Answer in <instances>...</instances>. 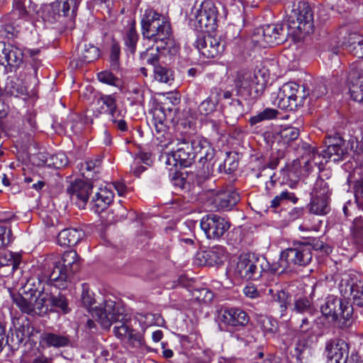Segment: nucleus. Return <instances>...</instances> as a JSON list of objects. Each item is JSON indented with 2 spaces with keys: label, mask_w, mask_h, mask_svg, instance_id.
Instances as JSON below:
<instances>
[{
  "label": "nucleus",
  "mask_w": 363,
  "mask_h": 363,
  "mask_svg": "<svg viewBox=\"0 0 363 363\" xmlns=\"http://www.w3.org/2000/svg\"><path fill=\"white\" fill-rule=\"evenodd\" d=\"M179 146L172 153L173 160L181 166L189 167L199 158L203 165L211 162L215 155V151L210 143L203 137L199 135H189L178 139Z\"/></svg>",
  "instance_id": "f257e3e1"
},
{
  "label": "nucleus",
  "mask_w": 363,
  "mask_h": 363,
  "mask_svg": "<svg viewBox=\"0 0 363 363\" xmlns=\"http://www.w3.org/2000/svg\"><path fill=\"white\" fill-rule=\"evenodd\" d=\"M141 26L143 37L154 40L157 50H167V53L171 55L177 53L179 46L171 38V26L164 16L155 11L146 12L141 21Z\"/></svg>",
  "instance_id": "f03ea898"
},
{
  "label": "nucleus",
  "mask_w": 363,
  "mask_h": 363,
  "mask_svg": "<svg viewBox=\"0 0 363 363\" xmlns=\"http://www.w3.org/2000/svg\"><path fill=\"white\" fill-rule=\"evenodd\" d=\"M80 265L81 259L75 250L65 252L61 259L55 262L49 275V281L55 288H67L73 274L79 270Z\"/></svg>",
  "instance_id": "7ed1b4c3"
},
{
  "label": "nucleus",
  "mask_w": 363,
  "mask_h": 363,
  "mask_svg": "<svg viewBox=\"0 0 363 363\" xmlns=\"http://www.w3.org/2000/svg\"><path fill=\"white\" fill-rule=\"evenodd\" d=\"M311 246L308 243H300L294 247L284 250L271 269L278 274L291 272L294 266H306L312 260Z\"/></svg>",
  "instance_id": "20e7f679"
},
{
  "label": "nucleus",
  "mask_w": 363,
  "mask_h": 363,
  "mask_svg": "<svg viewBox=\"0 0 363 363\" xmlns=\"http://www.w3.org/2000/svg\"><path fill=\"white\" fill-rule=\"evenodd\" d=\"M313 13L306 1L294 5L288 15L286 30L288 35L299 38L301 33L308 34L313 30Z\"/></svg>",
  "instance_id": "39448f33"
},
{
  "label": "nucleus",
  "mask_w": 363,
  "mask_h": 363,
  "mask_svg": "<svg viewBox=\"0 0 363 363\" xmlns=\"http://www.w3.org/2000/svg\"><path fill=\"white\" fill-rule=\"evenodd\" d=\"M265 84L260 70L257 72L240 71L234 79L235 95L245 99H257L263 94Z\"/></svg>",
  "instance_id": "423d86ee"
},
{
  "label": "nucleus",
  "mask_w": 363,
  "mask_h": 363,
  "mask_svg": "<svg viewBox=\"0 0 363 363\" xmlns=\"http://www.w3.org/2000/svg\"><path fill=\"white\" fill-rule=\"evenodd\" d=\"M327 147L322 150L323 158L330 161L339 162L345 160L349 152L353 150L357 155L363 153V142L350 139L346 142L339 135H329L325 140Z\"/></svg>",
  "instance_id": "0eeeda50"
},
{
  "label": "nucleus",
  "mask_w": 363,
  "mask_h": 363,
  "mask_svg": "<svg viewBox=\"0 0 363 363\" xmlns=\"http://www.w3.org/2000/svg\"><path fill=\"white\" fill-rule=\"evenodd\" d=\"M287 39L285 27L282 24H268L254 30L252 42L255 46L266 48L283 43Z\"/></svg>",
  "instance_id": "6e6552de"
},
{
  "label": "nucleus",
  "mask_w": 363,
  "mask_h": 363,
  "mask_svg": "<svg viewBox=\"0 0 363 363\" xmlns=\"http://www.w3.org/2000/svg\"><path fill=\"white\" fill-rule=\"evenodd\" d=\"M193 15L191 21L198 31L210 33L216 29L218 10L211 1H203Z\"/></svg>",
  "instance_id": "1a4fd4ad"
},
{
  "label": "nucleus",
  "mask_w": 363,
  "mask_h": 363,
  "mask_svg": "<svg viewBox=\"0 0 363 363\" xmlns=\"http://www.w3.org/2000/svg\"><path fill=\"white\" fill-rule=\"evenodd\" d=\"M91 315L104 328H109L115 321L125 320L123 308L111 300H106L99 306L92 308Z\"/></svg>",
  "instance_id": "9d476101"
},
{
  "label": "nucleus",
  "mask_w": 363,
  "mask_h": 363,
  "mask_svg": "<svg viewBox=\"0 0 363 363\" xmlns=\"http://www.w3.org/2000/svg\"><path fill=\"white\" fill-rule=\"evenodd\" d=\"M262 259L253 255H240L235 269V274L245 280L258 279L264 270Z\"/></svg>",
  "instance_id": "9b49d317"
},
{
  "label": "nucleus",
  "mask_w": 363,
  "mask_h": 363,
  "mask_svg": "<svg viewBox=\"0 0 363 363\" xmlns=\"http://www.w3.org/2000/svg\"><path fill=\"white\" fill-rule=\"evenodd\" d=\"M250 318L247 313L239 308H225L218 314V322L221 330L231 331L234 328L246 325Z\"/></svg>",
  "instance_id": "f8f14e48"
},
{
  "label": "nucleus",
  "mask_w": 363,
  "mask_h": 363,
  "mask_svg": "<svg viewBox=\"0 0 363 363\" xmlns=\"http://www.w3.org/2000/svg\"><path fill=\"white\" fill-rule=\"evenodd\" d=\"M320 309L325 316L331 317L333 320H349L353 312L352 306L347 301L333 295L327 297Z\"/></svg>",
  "instance_id": "ddd939ff"
},
{
  "label": "nucleus",
  "mask_w": 363,
  "mask_h": 363,
  "mask_svg": "<svg viewBox=\"0 0 363 363\" xmlns=\"http://www.w3.org/2000/svg\"><path fill=\"white\" fill-rule=\"evenodd\" d=\"M200 226L207 238L218 240L228 230L230 224L225 218L216 214L210 213L202 218Z\"/></svg>",
  "instance_id": "4468645a"
},
{
  "label": "nucleus",
  "mask_w": 363,
  "mask_h": 363,
  "mask_svg": "<svg viewBox=\"0 0 363 363\" xmlns=\"http://www.w3.org/2000/svg\"><path fill=\"white\" fill-rule=\"evenodd\" d=\"M300 86L294 82L284 84L278 93L279 106L292 110L301 103L304 96L299 91Z\"/></svg>",
  "instance_id": "2eb2a0df"
},
{
  "label": "nucleus",
  "mask_w": 363,
  "mask_h": 363,
  "mask_svg": "<svg viewBox=\"0 0 363 363\" xmlns=\"http://www.w3.org/2000/svg\"><path fill=\"white\" fill-rule=\"evenodd\" d=\"M196 46L200 53L206 58H216L224 51V44L220 38H216L209 33L196 40Z\"/></svg>",
  "instance_id": "dca6fc26"
},
{
  "label": "nucleus",
  "mask_w": 363,
  "mask_h": 363,
  "mask_svg": "<svg viewBox=\"0 0 363 363\" xmlns=\"http://www.w3.org/2000/svg\"><path fill=\"white\" fill-rule=\"evenodd\" d=\"M349 350V345L340 338H332L325 345L326 355L331 363H347Z\"/></svg>",
  "instance_id": "f3484780"
},
{
  "label": "nucleus",
  "mask_w": 363,
  "mask_h": 363,
  "mask_svg": "<svg viewBox=\"0 0 363 363\" xmlns=\"http://www.w3.org/2000/svg\"><path fill=\"white\" fill-rule=\"evenodd\" d=\"M363 64H352L348 75L349 91L351 98L359 103H363Z\"/></svg>",
  "instance_id": "a211bd4d"
},
{
  "label": "nucleus",
  "mask_w": 363,
  "mask_h": 363,
  "mask_svg": "<svg viewBox=\"0 0 363 363\" xmlns=\"http://www.w3.org/2000/svg\"><path fill=\"white\" fill-rule=\"evenodd\" d=\"M92 191V185L82 179L75 180L67 189V194L72 201L80 208H84L87 203L90 194Z\"/></svg>",
  "instance_id": "6ab92c4d"
},
{
  "label": "nucleus",
  "mask_w": 363,
  "mask_h": 363,
  "mask_svg": "<svg viewBox=\"0 0 363 363\" xmlns=\"http://www.w3.org/2000/svg\"><path fill=\"white\" fill-rule=\"evenodd\" d=\"M240 201L239 194L233 189L216 192L213 196V203L218 210L228 211Z\"/></svg>",
  "instance_id": "aec40b11"
},
{
  "label": "nucleus",
  "mask_w": 363,
  "mask_h": 363,
  "mask_svg": "<svg viewBox=\"0 0 363 363\" xmlns=\"http://www.w3.org/2000/svg\"><path fill=\"white\" fill-rule=\"evenodd\" d=\"M39 341L43 347L60 348L69 347L71 345L70 336L66 333L43 332L40 335Z\"/></svg>",
  "instance_id": "412c9836"
},
{
  "label": "nucleus",
  "mask_w": 363,
  "mask_h": 363,
  "mask_svg": "<svg viewBox=\"0 0 363 363\" xmlns=\"http://www.w3.org/2000/svg\"><path fill=\"white\" fill-rule=\"evenodd\" d=\"M21 258L11 252H0V275L7 277L18 267Z\"/></svg>",
  "instance_id": "4be33fe9"
},
{
  "label": "nucleus",
  "mask_w": 363,
  "mask_h": 363,
  "mask_svg": "<svg viewBox=\"0 0 363 363\" xmlns=\"http://www.w3.org/2000/svg\"><path fill=\"white\" fill-rule=\"evenodd\" d=\"M116 325L113 328L115 335L120 339L127 340L131 344L140 343V335L130 328L126 317L123 320L115 321Z\"/></svg>",
  "instance_id": "5701e85b"
},
{
  "label": "nucleus",
  "mask_w": 363,
  "mask_h": 363,
  "mask_svg": "<svg viewBox=\"0 0 363 363\" xmlns=\"http://www.w3.org/2000/svg\"><path fill=\"white\" fill-rule=\"evenodd\" d=\"M346 286L349 287L353 298V303L360 307H363V282L359 276L354 274L347 275V279H342Z\"/></svg>",
  "instance_id": "b1692460"
},
{
  "label": "nucleus",
  "mask_w": 363,
  "mask_h": 363,
  "mask_svg": "<svg viewBox=\"0 0 363 363\" xmlns=\"http://www.w3.org/2000/svg\"><path fill=\"white\" fill-rule=\"evenodd\" d=\"M84 233L81 229L66 228L60 231L57 237V242L61 246H73L79 242Z\"/></svg>",
  "instance_id": "393cba45"
},
{
  "label": "nucleus",
  "mask_w": 363,
  "mask_h": 363,
  "mask_svg": "<svg viewBox=\"0 0 363 363\" xmlns=\"http://www.w3.org/2000/svg\"><path fill=\"white\" fill-rule=\"evenodd\" d=\"M113 199V193L111 189L106 186L101 188L99 191L95 194L91 203L93 205L92 208L97 213L105 210L108 206L112 202Z\"/></svg>",
  "instance_id": "a878e982"
},
{
  "label": "nucleus",
  "mask_w": 363,
  "mask_h": 363,
  "mask_svg": "<svg viewBox=\"0 0 363 363\" xmlns=\"http://www.w3.org/2000/svg\"><path fill=\"white\" fill-rule=\"evenodd\" d=\"M38 11V5L31 0H13V12L19 17L27 18Z\"/></svg>",
  "instance_id": "bb28decb"
},
{
  "label": "nucleus",
  "mask_w": 363,
  "mask_h": 363,
  "mask_svg": "<svg viewBox=\"0 0 363 363\" xmlns=\"http://www.w3.org/2000/svg\"><path fill=\"white\" fill-rule=\"evenodd\" d=\"M117 105L115 97L112 95H102L96 103V111L99 114H109L114 118Z\"/></svg>",
  "instance_id": "cd10ccee"
},
{
  "label": "nucleus",
  "mask_w": 363,
  "mask_h": 363,
  "mask_svg": "<svg viewBox=\"0 0 363 363\" xmlns=\"http://www.w3.org/2000/svg\"><path fill=\"white\" fill-rule=\"evenodd\" d=\"M202 258L205 264L208 266H216L223 263L226 258L225 251L223 247L216 246L203 252Z\"/></svg>",
  "instance_id": "c85d7f7f"
},
{
  "label": "nucleus",
  "mask_w": 363,
  "mask_h": 363,
  "mask_svg": "<svg viewBox=\"0 0 363 363\" xmlns=\"http://www.w3.org/2000/svg\"><path fill=\"white\" fill-rule=\"evenodd\" d=\"M330 199H322L311 196L308 211L311 213L318 216H325L330 213Z\"/></svg>",
  "instance_id": "c756f323"
},
{
  "label": "nucleus",
  "mask_w": 363,
  "mask_h": 363,
  "mask_svg": "<svg viewBox=\"0 0 363 363\" xmlns=\"http://www.w3.org/2000/svg\"><path fill=\"white\" fill-rule=\"evenodd\" d=\"M7 55L4 60V65L11 67L10 71L16 69L23 63V54L17 47L7 44Z\"/></svg>",
  "instance_id": "7c9ffc66"
},
{
  "label": "nucleus",
  "mask_w": 363,
  "mask_h": 363,
  "mask_svg": "<svg viewBox=\"0 0 363 363\" xmlns=\"http://www.w3.org/2000/svg\"><path fill=\"white\" fill-rule=\"evenodd\" d=\"M4 90L7 94L14 96L25 94L27 92V88L23 84L22 80L16 77H8Z\"/></svg>",
  "instance_id": "2f4dec72"
},
{
  "label": "nucleus",
  "mask_w": 363,
  "mask_h": 363,
  "mask_svg": "<svg viewBox=\"0 0 363 363\" xmlns=\"http://www.w3.org/2000/svg\"><path fill=\"white\" fill-rule=\"evenodd\" d=\"M350 236L352 242L363 247V216H360L354 219L350 226Z\"/></svg>",
  "instance_id": "473e14b6"
},
{
  "label": "nucleus",
  "mask_w": 363,
  "mask_h": 363,
  "mask_svg": "<svg viewBox=\"0 0 363 363\" xmlns=\"http://www.w3.org/2000/svg\"><path fill=\"white\" fill-rule=\"evenodd\" d=\"M294 311L298 314H306L312 318L315 309L306 297H299L295 300L294 303Z\"/></svg>",
  "instance_id": "72a5a7b5"
},
{
  "label": "nucleus",
  "mask_w": 363,
  "mask_h": 363,
  "mask_svg": "<svg viewBox=\"0 0 363 363\" xmlns=\"http://www.w3.org/2000/svg\"><path fill=\"white\" fill-rule=\"evenodd\" d=\"M138 38L139 36L135 30V22H133L123 35L124 44L128 52L132 54L135 53Z\"/></svg>",
  "instance_id": "f704fd0d"
},
{
  "label": "nucleus",
  "mask_w": 363,
  "mask_h": 363,
  "mask_svg": "<svg viewBox=\"0 0 363 363\" xmlns=\"http://www.w3.org/2000/svg\"><path fill=\"white\" fill-rule=\"evenodd\" d=\"M80 59L83 62L90 63L100 56V50L91 44H84L79 50Z\"/></svg>",
  "instance_id": "c9c22d12"
},
{
  "label": "nucleus",
  "mask_w": 363,
  "mask_h": 363,
  "mask_svg": "<svg viewBox=\"0 0 363 363\" xmlns=\"http://www.w3.org/2000/svg\"><path fill=\"white\" fill-rule=\"evenodd\" d=\"M82 0H63L59 2V11L62 13V16L75 18L78 6Z\"/></svg>",
  "instance_id": "e433bc0d"
},
{
  "label": "nucleus",
  "mask_w": 363,
  "mask_h": 363,
  "mask_svg": "<svg viewBox=\"0 0 363 363\" xmlns=\"http://www.w3.org/2000/svg\"><path fill=\"white\" fill-rule=\"evenodd\" d=\"M225 113L227 118L233 120H238L243 115L244 106L239 99H233L225 108Z\"/></svg>",
  "instance_id": "4c0bfd02"
},
{
  "label": "nucleus",
  "mask_w": 363,
  "mask_h": 363,
  "mask_svg": "<svg viewBox=\"0 0 363 363\" xmlns=\"http://www.w3.org/2000/svg\"><path fill=\"white\" fill-rule=\"evenodd\" d=\"M331 190L329 184L324 179L319 178L316 180L311 193L312 196L330 199Z\"/></svg>",
  "instance_id": "58836bf2"
},
{
  "label": "nucleus",
  "mask_w": 363,
  "mask_h": 363,
  "mask_svg": "<svg viewBox=\"0 0 363 363\" xmlns=\"http://www.w3.org/2000/svg\"><path fill=\"white\" fill-rule=\"evenodd\" d=\"M321 157H323L322 152H319L318 150L315 148L311 149L308 150V153L303 157V160H305L303 168L308 172L312 168L313 164L316 166L323 164V161L320 160Z\"/></svg>",
  "instance_id": "ea45409f"
},
{
  "label": "nucleus",
  "mask_w": 363,
  "mask_h": 363,
  "mask_svg": "<svg viewBox=\"0 0 363 363\" xmlns=\"http://www.w3.org/2000/svg\"><path fill=\"white\" fill-rule=\"evenodd\" d=\"M33 296L30 295L29 298L24 297L21 294L13 296V303L20 308V310L28 315H33Z\"/></svg>",
  "instance_id": "a19ab883"
},
{
  "label": "nucleus",
  "mask_w": 363,
  "mask_h": 363,
  "mask_svg": "<svg viewBox=\"0 0 363 363\" xmlns=\"http://www.w3.org/2000/svg\"><path fill=\"white\" fill-rule=\"evenodd\" d=\"M278 115V111L274 108H267L262 111L257 113L256 116H252L249 119L250 125H255L257 123H261L264 121L272 120L276 118Z\"/></svg>",
  "instance_id": "79ce46f5"
},
{
  "label": "nucleus",
  "mask_w": 363,
  "mask_h": 363,
  "mask_svg": "<svg viewBox=\"0 0 363 363\" xmlns=\"http://www.w3.org/2000/svg\"><path fill=\"white\" fill-rule=\"evenodd\" d=\"M45 288L46 286L41 282L39 278L31 277L28 279L23 287V290L26 295L30 294L31 296H36L40 291H43V289Z\"/></svg>",
  "instance_id": "37998d69"
},
{
  "label": "nucleus",
  "mask_w": 363,
  "mask_h": 363,
  "mask_svg": "<svg viewBox=\"0 0 363 363\" xmlns=\"http://www.w3.org/2000/svg\"><path fill=\"white\" fill-rule=\"evenodd\" d=\"M167 52V50L160 49L157 50V48L155 49L150 48L146 51L142 52L140 54V59L143 61L144 63H147L153 67V69L155 66L158 65L159 62V52Z\"/></svg>",
  "instance_id": "c03bdc74"
},
{
  "label": "nucleus",
  "mask_w": 363,
  "mask_h": 363,
  "mask_svg": "<svg viewBox=\"0 0 363 363\" xmlns=\"http://www.w3.org/2000/svg\"><path fill=\"white\" fill-rule=\"evenodd\" d=\"M272 300L279 304L281 315H283L290 304L291 296L284 290H277Z\"/></svg>",
  "instance_id": "a18cd8bd"
},
{
  "label": "nucleus",
  "mask_w": 363,
  "mask_h": 363,
  "mask_svg": "<svg viewBox=\"0 0 363 363\" xmlns=\"http://www.w3.org/2000/svg\"><path fill=\"white\" fill-rule=\"evenodd\" d=\"M286 201L296 203L298 201V198L296 196L294 193L285 190L281 191L279 195H277L272 200L270 207L277 208Z\"/></svg>",
  "instance_id": "49530a36"
},
{
  "label": "nucleus",
  "mask_w": 363,
  "mask_h": 363,
  "mask_svg": "<svg viewBox=\"0 0 363 363\" xmlns=\"http://www.w3.org/2000/svg\"><path fill=\"white\" fill-rule=\"evenodd\" d=\"M284 143L289 144L299 137V129L292 126L283 128L278 133Z\"/></svg>",
  "instance_id": "de8ad7c7"
},
{
  "label": "nucleus",
  "mask_w": 363,
  "mask_h": 363,
  "mask_svg": "<svg viewBox=\"0 0 363 363\" xmlns=\"http://www.w3.org/2000/svg\"><path fill=\"white\" fill-rule=\"evenodd\" d=\"M67 158L63 153H57L56 155H50L46 157L45 163L48 167H52L56 169H60L67 166Z\"/></svg>",
  "instance_id": "09e8293b"
},
{
  "label": "nucleus",
  "mask_w": 363,
  "mask_h": 363,
  "mask_svg": "<svg viewBox=\"0 0 363 363\" xmlns=\"http://www.w3.org/2000/svg\"><path fill=\"white\" fill-rule=\"evenodd\" d=\"M52 307L57 308L59 311L65 314L69 311L68 301L66 296L61 293H58L57 295L52 294L51 308Z\"/></svg>",
  "instance_id": "8fccbe9b"
},
{
  "label": "nucleus",
  "mask_w": 363,
  "mask_h": 363,
  "mask_svg": "<svg viewBox=\"0 0 363 363\" xmlns=\"http://www.w3.org/2000/svg\"><path fill=\"white\" fill-rule=\"evenodd\" d=\"M155 79L162 83H167L173 79V72L172 70L162 67L160 65L154 68Z\"/></svg>",
  "instance_id": "3c124183"
},
{
  "label": "nucleus",
  "mask_w": 363,
  "mask_h": 363,
  "mask_svg": "<svg viewBox=\"0 0 363 363\" xmlns=\"http://www.w3.org/2000/svg\"><path fill=\"white\" fill-rule=\"evenodd\" d=\"M121 47L118 42L113 40L111 47L110 62L113 69H118L120 67Z\"/></svg>",
  "instance_id": "603ef678"
},
{
  "label": "nucleus",
  "mask_w": 363,
  "mask_h": 363,
  "mask_svg": "<svg viewBox=\"0 0 363 363\" xmlns=\"http://www.w3.org/2000/svg\"><path fill=\"white\" fill-rule=\"evenodd\" d=\"M153 119L155 130L157 133H164L167 130V126L164 123L165 116L161 108H157L153 113Z\"/></svg>",
  "instance_id": "864d4df0"
},
{
  "label": "nucleus",
  "mask_w": 363,
  "mask_h": 363,
  "mask_svg": "<svg viewBox=\"0 0 363 363\" xmlns=\"http://www.w3.org/2000/svg\"><path fill=\"white\" fill-rule=\"evenodd\" d=\"M258 324L265 333H274L277 330V323L272 318L261 316L258 319Z\"/></svg>",
  "instance_id": "5fc2aeb1"
},
{
  "label": "nucleus",
  "mask_w": 363,
  "mask_h": 363,
  "mask_svg": "<svg viewBox=\"0 0 363 363\" xmlns=\"http://www.w3.org/2000/svg\"><path fill=\"white\" fill-rule=\"evenodd\" d=\"M80 167L78 166L79 171L82 175L91 171L99 172V169L101 165V160L95 159L94 160H87L84 163H80Z\"/></svg>",
  "instance_id": "6e6d98bb"
},
{
  "label": "nucleus",
  "mask_w": 363,
  "mask_h": 363,
  "mask_svg": "<svg viewBox=\"0 0 363 363\" xmlns=\"http://www.w3.org/2000/svg\"><path fill=\"white\" fill-rule=\"evenodd\" d=\"M81 300L82 304L91 313L93 308L91 306L95 301L93 297V293L89 291V288L85 284L82 285Z\"/></svg>",
  "instance_id": "4d7b16f0"
},
{
  "label": "nucleus",
  "mask_w": 363,
  "mask_h": 363,
  "mask_svg": "<svg viewBox=\"0 0 363 363\" xmlns=\"http://www.w3.org/2000/svg\"><path fill=\"white\" fill-rule=\"evenodd\" d=\"M98 79L100 82L106 83L109 85L118 86L121 84V80L115 77L113 73L109 71L101 72L98 74Z\"/></svg>",
  "instance_id": "13d9d810"
},
{
  "label": "nucleus",
  "mask_w": 363,
  "mask_h": 363,
  "mask_svg": "<svg viewBox=\"0 0 363 363\" xmlns=\"http://www.w3.org/2000/svg\"><path fill=\"white\" fill-rule=\"evenodd\" d=\"M52 294L53 293L50 291V286L47 284L45 289H43V291H40V292L36 294V297L39 301L45 305L50 310L51 308Z\"/></svg>",
  "instance_id": "bf43d9fd"
},
{
  "label": "nucleus",
  "mask_w": 363,
  "mask_h": 363,
  "mask_svg": "<svg viewBox=\"0 0 363 363\" xmlns=\"http://www.w3.org/2000/svg\"><path fill=\"white\" fill-rule=\"evenodd\" d=\"M12 232L6 226L0 225V248L3 247L11 241Z\"/></svg>",
  "instance_id": "052dcab7"
},
{
  "label": "nucleus",
  "mask_w": 363,
  "mask_h": 363,
  "mask_svg": "<svg viewBox=\"0 0 363 363\" xmlns=\"http://www.w3.org/2000/svg\"><path fill=\"white\" fill-rule=\"evenodd\" d=\"M216 108V104L211 99H207L202 101L199 106V111L202 115H208L213 112Z\"/></svg>",
  "instance_id": "680f3d73"
},
{
  "label": "nucleus",
  "mask_w": 363,
  "mask_h": 363,
  "mask_svg": "<svg viewBox=\"0 0 363 363\" xmlns=\"http://www.w3.org/2000/svg\"><path fill=\"white\" fill-rule=\"evenodd\" d=\"M33 315H43L48 313L49 309L45 306V305L39 301L36 296H33Z\"/></svg>",
  "instance_id": "e2e57ef3"
},
{
  "label": "nucleus",
  "mask_w": 363,
  "mask_h": 363,
  "mask_svg": "<svg viewBox=\"0 0 363 363\" xmlns=\"http://www.w3.org/2000/svg\"><path fill=\"white\" fill-rule=\"evenodd\" d=\"M312 318L313 317L310 318V316L297 318V323H298V329L300 332L305 333L313 328V323L311 320Z\"/></svg>",
  "instance_id": "0e129e2a"
},
{
  "label": "nucleus",
  "mask_w": 363,
  "mask_h": 363,
  "mask_svg": "<svg viewBox=\"0 0 363 363\" xmlns=\"http://www.w3.org/2000/svg\"><path fill=\"white\" fill-rule=\"evenodd\" d=\"M362 38L363 36L357 33H350L347 41L343 43V45L349 52H351V48H354L357 45V42L362 40Z\"/></svg>",
  "instance_id": "69168bd1"
},
{
  "label": "nucleus",
  "mask_w": 363,
  "mask_h": 363,
  "mask_svg": "<svg viewBox=\"0 0 363 363\" xmlns=\"http://www.w3.org/2000/svg\"><path fill=\"white\" fill-rule=\"evenodd\" d=\"M309 352L307 347L303 344H297L295 349L294 356H295L299 363H303V361L306 359V354Z\"/></svg>",
  "instance_id": "338daca9"
},
{
  "label": "nucleus",
  "mask_w": 363,
  "mask_h": 363,
  "mask_svg": "<svg viewBox=\"0 0 363 363\" xmlns=\"http://www.w3.org/2000/svg\"><path fill=\"white\" fill-rule=\"evenodd\" d=\"M311 246V250L314 249L315 250L323 251L326 253H328L331 251L330 247L325 244L324 242L320 240L315 239L313 240L311 244H309Z\"/></svg>",
  "instance_id": "774afa93"
}]
</instances>
